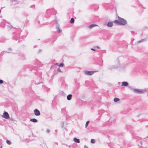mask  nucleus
<instances>
[{"mask_svg": "<svg viewBox=\"0 0 148 148\" xmlns=\"http://www.w3.org/2000/svg\"><path fill=\"white\" fill-rule=\"evenodd\" d=\"M118 18L120 21V25H125L127 24V21L125 20L120 17L119 16H118Z\"/></svg>", "mask_w": 148, "mask_h": 148, "instance_id": "obj_1", "label": "nucleus"}, {"mask_svg": "<svg viewBox=\"0 0 148 148\" xmlns=\"http://www.w3.org/2000/svg\"><path fill=\"white\" fill-rule=\"evenodd\" d=\"M3 116V118L6 119H8L9 118V114L8 113L6 112H4Z\"/></svg>", "mask_w": 148, "mask_h": 148, "instance_id": "obj_2", "label": "nucleus"}, {"mask_svg": "<svg viewBox=\"0 0 148 148\" xmlns=\"http://www.w3.org/2000/svg\"><path fill=\"white\" fill-rule=\"evenodd\" d=\"M134 92L136 93H142L143 92V90L140 89H134Z\"/></svg>", "mask_w": 148, "mask_h": 148, "instance_id": "obj_3", "label": "nucleus"}, {"mask_svg": "<svg viewBox=\"0 0 148 148\" xmlns=\"http://www.w3.org/2000/svg\"><path fill=\"white\" fill-rule=\"evenodd\" d=\"M94 73V71H85V73L87 75H92Z\"/></svg>", "mask_w": 148, "mask_h": 148, "instance_id": "obj_4", "label": "nucleus"}, {"mask_svg": "<svg viewBox=\"0 0 148 148\" xmlns=\"http://www.w3.org/2000/svg\"><path fill=\"white\" fill-rule=\"evenodd\" d=\"M34 113L36 116H39L40 115V111L37 109H36L34 110Z\"/></svg>", "mask_w": 148, "mask_h": 148, "instance_id": "obj_5", "label": "nucleus"}, {"mask_svg": "<svg viewBox=\"0 0 148 148\" xmlns=\"http://www.w3.org/2000/svg\"><path fill=\"white\" fill-rule=\"evenodd\" d=\"M128 85V84L127 82H122L121 86H127Z\"/></svg>", "mask_w": 148, "mask_h": 148, "instance_id": "obj_6", "label": "nucleus"}, {"mask_svg": "<svg viewBox=\"0 0 148 148\" xmlns=\"http://www.w3.org/2000/svg\"><path fill=\"white\" fill-rule=\"evenodd\" d=\"M113 25V23L112 22H108L107 26L109 27H111Z\"/></svg>", "mask_w": 148, "mask_h": 148, "instance_id": "obj_7", "label": "nucleus"}, {"mask_svg": "<svg viewBox=\"0 0 148 148\" xmlns=\"http://www.w3.org/2000/svg\"><path fill=\"white\" fill-rule=\"evenodd\" d=\"M72 97V95L71 94H69L67 96V99L68 100H70L71 99Z\"/></svg>", "mask_w": 148, "mask_h": 148, "instance_id": "obj_8", "label": "nucleus"}, {"mask_svg": "<svg viewBox=\"0 0 148 148\" xmlns=\"http://www.w3.org/2000/svg\"><path fill=\"white\" fill-rule=\"evenodd\" d=\"M30 121L34 123H36L37 122V120L35 119H30Z\"/></svg>", "mask_w": 148, "mask_h": 148, "instance_id": "obj_9", "label": "nucleus"}, {"mask_svg": "<svg viewBox=\"0 0 148 148\" xmlns=\"http://www.w3.org/2000/svg\"><path fill=\"white\" fill-rule=\"evenodd\" d=\"M98 25H97L96 24H91L90 25L89 27L90 28H91L93 27H95V26H97Z\"/></svg>", "mask_w": 148, "mask_h": 148, "instance_id": "obj_10", "label": "nucleus"}, {"mask_svg": "<svg viewBox=\"0 0 148 148\" xmlns=\"http://www.w3.org/2000/svg\"><path fill=\"white\" fill-rule=\"evenodd\" d=\"M74 141L75 142L77 143H79L80 142L79 140L75 138H74Z\"/></svg>", "mask_w": 148, "mask_h": 148, "instance_id": "obj_11", "label": "nucleus"}, {"mask_svg": "<svg viewBox=\"0 0 148 148\" xmlns=\"http://www.w3.org/2000/svg\"><path fill=\"white\" fill-rule=\"evenodd\" d=\"M114 23L116 24H120L119 20V21L116 20H115L114 21Z\"/></svg>", "mask_w": 148, "mask_h": 148, "instance_id": "obj_12", "label": "nucleus"}, {"mask_svg": "<svg viewBox=\"0 0 148 148\" xmlns=\"http://www.w3.org/2000/svg\"><path fill=\"white\" fill-rule=\"evenodd\" d=\"M74 21L75 20H74V18H71V19L70 22V23H74Z\"/></svg>", "mask_w": 148, "mask_h": 148, "instance_id": "obj_13", "label": "nucleus"}, {"mask_svg": "<svg viewBox=\"0 0 148 148\" xmlns=\"http://www.w3.org/2000/svg\"><path fill=\"white\" fill-rule=\"evenodd\" d=\"M119 99L117 98H115L114 99V101L115 102L119 101Z\"/></svg>", "mask_w": 148, "mask_h": 148, "instance_id": "obj_14", "label": "nucleus"}, {"mask_svg": "<svg viewBox=\"0 0 148 148\" xmlns=\"http://www.w3.org/2000/svg\"><path fill=\"white\" fill-rule=\"evenodd\" d=\"M90 142L92 143H94L95 142V140L94 139H91V140Z\"/></svg>", "mask_w": 148, "mask_h": 148, "instance_id": "obj_15", "label": "nucleus"}, {"mask_svg": "<svg viewBox=\"0 0 148 148\" xmlns=\"http://www.w3.org/2000/svg\"><path fill=\"white\" fill-rule=\"evenodd\" d=\"M89 121H88L86 122V124H85V127L86 128L87 127V126L89 123Z\"/></svg>", "mask_w": 148, "mask_h": 148, "instance_id": "obj_16", "label": "nucleus"}, {"mask_svg": "<svg viewBox=\"0 0 148 148\" xmlns=\"http://www.w3.org/2000/svg\"><path fill=\"white\" fill-rule=\"evenodd\" d=\"M6 142L9 145H10L11 144V143L10 141L8 140H6Z\"/></svg>", "mask_w": 148, "mask_h": 148, "instance_id": "obj_17", "label": "nucleus"}, {"mask_svg": "<svg viewBox=\"0 0 148 148\" xmlns=\"http://www.w3.org/2000/svg\"><path fill=\"white\" fill-rule=\"evenodd\" d=\"M63 66H64V64L62 63L60 64L59 65V66H61V67H63Z\"/></svg>", "mask_w": 148, "mask_h": 148, "instance_id": "obj_18", "label": "nucleus"}, {"mask_svg": "<svg viewBox=\"0 0 148 148\" xmlns=\"http://www.w3.org/2000/svg\"><path fill=\"white\" fill-rule=\"evenodd\" d=\"M57 31L59 32L60 33L61 32V30L60 29L58 28H57Z\"/></svg>", "mask_w": 148, "mask_h": 148, "instance_id": "obj_19", "label": "nucleus"}, {"mask_svg": "<svg viewBox=\"0 0 148 148\" xmlns=\"http://www.w3.org/2000/svg\"><path fill=\"white\" fill-rule=\"evenodd\" d=\"M58 71L59 72H61V71L60 70V68H58L57 69Z\"/></svg>", "mask_w": 148, "mask_h": 148, "instance_id": "obj_20", "label": "nucleus"}, {"mask_svg": "<svg viewBox=\"0 0 148 148\" xmlns=\"http://www.w3.org/2000/svg\"><path fill=\"white\" fill-rule=\"evenodd\" d=\"M3 83V81L2 80L0 79V84H2Z\"/></svg>", "mask_w": 148, "mask_h": 148, "instance_id": "obj_21", "label": "nucleus"}, {"mask_svg": "<svg viewBox=\"0 0 148 148\" xmlns=\"http://www.w3.org/2000/svg\"><path fill=\"white\" fill-rule=\"evenodd\" d=\"M46 132L47 133H49L50 132V130H47L46 131Z\"/></svg>", "mask_w": 148, "mask_h": 148, "instance_id": "obj_22", "label": "nucleus"}, {"mask_svg": "<svg viewBox=\"0 0 148 148\" xmlns=\"http://www.w3.org/2000/svg\"><path fill=\"white\" fill-rule=\"evenodd\" d=\"M84 148H88V147L86 145L84 146Z\"/></svg>", "mask_w": 148, "mask_h": 148, "instance_id": "obj_23", "label": "nucleus"}, {"mask_svg": "<svg viewBox=\"0 0 148 148\" xmlns=\"http://www.w3.org/2000/svg\"><path fill=\"white\" fill-rule=\"evenodd\" d=\"M144 41V39H143L141 40H140L139 42H142Z\"/></svg>", "mask_w": 148, "mask_h": 148, "instance_id": "obj_24", "label": "nucleus"}, {"mask_svg": "<svg viewBox=\"0 0 148 148\" xmlns=\"http://www.w3.org/2000/svg\"><path fill=\"white\" fill-rule=\"evenodd\" d=\"M91 50H93V51H95V49H93V48H91Z\"/></svg>", "mask_w": 148, "mask_h": 148, "instance_id": "obj_25", "label": "nucleus"}, {"mask_svg": "<svg viewBox=\"0 0 148 148\" xmlns=\"http://www.w3.org/2000/svg\"><path fill=\"white\" fill-rule=\"evenodd\" d=\"M55 65H57V66H59V65H58V63H56L55 64Z\"/></svg>", "mask_w": 148, "mask_h": 148, "instance_id": "obj_26", "label": "nucleus"}, {"mask_svg": "<svg viewBox=\"0 0 148 148\" xmlns=\"http://www.w3.org/2000/svg\"><path fill=\"white\" fill-rule=\"evenodd\" d=\"M97 48H99V47H98V46H97Z\"/></svg>", "mask_w": 148, "mask_h": 148, "instance_id": "obj_27", "label": "nucleus"}, {"mask_svg": "<svg viewBox=\"0 0 148 148\" xmlns=\"http://www.w3.org/2000/svg\"><path fill=\"white\" fill-rule=\"evenodd\" d=\"M1 148H2V146H1Z\"/></svg>", "mask_w": 148, "mask_h": 148, "instance_id": "obj_28", "label": "nucleus"}, {"mask_svg": "<svg viewBox=\"0 0 148 148\" xmlns=\"http://www.w3.org/2000/svg\"><path fill=\"white\" fill-rule=\"evenodd\" d=\"M147 138H148V136H147Z\"/></svg>", "mask_w": 148, "mask_h": 148, "instance_id": "obj_29", "label": "nucleus"}]
</instances>
